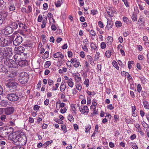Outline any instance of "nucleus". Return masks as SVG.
Listing matches in <instances>:
<instances>
[{
  "mask_svg": "<svg viewBox=\"0 0 149 149\" xmlns=\"http://www.w3.org/2000/svg\"><path fill=\"white\" fill-rule=\"evenodd\" d=\"M91 128V127L90 125H87L86 127L85 128V131L86 132H87Z\"/></svg>",
  "mask_w": 149,
  "mask_h": 149,
  "instance_id": "nucleus-53",
  "label": "nucleus"
},
{
  "mask_svg": "<svg viewBox=\"0 0 149 149\" xmlns=\"http://www.w3.org/2000/svg\"><path fill=\"white\" fill-rule=\"evenodd\" d=\"M89 80L88 79H86L85 81L84 82V84L86 85V87H88L89 85Z\"/></svg>",
  "mask_w": 149,
  "mask_h": 149,
  "instance_id": "nucleus-41",
  "label": "nucleus"
},
{
  "mask_svg": "<svg viewBox=\"0 0 149 149\" xmlns=\"http://www.w3.org/2000/svg\"><path fill=\"white\" fill-rule=\"evenodd\" d=\"M42 19V17L41 15H39L38 18V21L39 22H41Z\"/></svg>",
  "mask_w": 149,
  "mask_h": 149,
  "instance_id": "nucleus-64",
  "label": "nucleus"
},
{
  "mask_svg": "<svg viewBox=\"0 0 149 149\" xmlns=\"http://www.w3.org/2000/svg\"><path fill=\"white\" fill-rule=\"evenodd\" d=\"M91 47L93 50L97 51V50L96 46L95 44L93 43H91Z\"/></svg>",
  "mask_w": 149,
  "mask_h": 149,
  "instance_id": "nucleus-32",
  "label": "nucleus"
},
{
  "mask_svg": "<svg viewBox=\"0 0 149 149\" xmlns=\"http://www.w3.org/2000/svg\"><path fill=\"white\" fill-rule=\"evenodd\" d=\"M122 1L124 2L125 4L127 7H129V6L127 0H122Z\"/></svg>",
  "mask_w": 149,
  "mask_h": 149,
  "instance_id": "nucleus-61",
  "label": "nucleus"
},
{
  "mask_svg": "<svg viewBox=\"0 0 149 149\" xmlns=\"http://www.w3.org/2000/svg\"><path fill=\"white\" fill-rule=\"evenodd\" d=\"M18 143L19 145L21 146L25 145L27 141V139L25 135L24 134V132H21V134L19 135Z\"/></svg>",
  "mask_w": 149,
  "mask_h": 149,
  "instance_id": "nucleus-5",
  "label": "nucleus"
},
{
  "mask_svg": "<svg viewBox=\"0 0 149 149\" xmlns=\"http://www.w3.org/2000/svg\"><path fill=\"white\" fill-rule=\"evenodd\" d=\"M111 52L110 50L107 51L105 54L106 56L108 58H110L111 56Z\"/></svg>",
  "mask_w": 149,
  "mask_h": 149,
  "instance_id": "nucleus-37",
  "label": "nucleus"
},
{
  "mask_svg": "<svg viewBox=\"0 0 149 149\" xmlns=\"http://www.w3.org/2000/svg\"><path fill=\"white\" fill-rule=\"evenodd\" d=\"M106 44L104 42H101L100 44V47L101 49H104L106 47Z\"/></svg>",
  "mask_w": 149,
  "mask_h": 149,
  "instance_id": "nucleus-49",
  "label": "nucleus"
},
{
  "mask_svg": "<svg viewBox=\"0 0 149 149\" xmlns=\"http://www.w3.org/2000/svg\"><path fill=\"white\" fill-rule=\"evenodd\" d=\"M80 76V74L78 73L75 74L74 75V79L75 81L79 82L81 80V78L79 77Z\"/></svg>",
  "mask_w": 149,
  "mask_h": 149,
  "instance_id": "nucleus-21",
  "label": "nucleus"
},
{
  "mask_svg": "<svg viewBox=\"0 0 149 149\" xmlns=\"http://www.w3.org/2000/svg\"><path fill=\"white\" fill-rule=\"evenodd\" d=\"M143 104L145 108L146 109H149V104L148 102L145 100H143Z\"/></svg>",
  "mask_w": 149,
  "mask_h": 149,
  "instance_id": "nucleus-26",
  "label": "nucleus"
},
{
  "mask_svg": "<svg viewBox=\"0 0 149 149\" xmlns=\"http://www.w3.org/2000/svg\"><path fill=\"white\" fill-rule=\"evenodd\" d=\"M66 83L68 84V86L71 88H72L74 85V82L72 81V79L70 78L68 81H66Z\"/></svg>",
  "mask_w": 149,
  "mask_h": 149,
  "instance_id": "nucleus-19",
  "label": "nucleus"
},
{
  "mask_svg": "<svg viewBox=\"0 0 149 149\" xmlns=\"http://www.w3.org/2000/svg\"><path fill=\"white\" fill-rule=\"evenodd\" d=\"M47 19L46 18L45 19H44L42 21V24L41 25V27L42 28H44L45 27L47 23Z\"/></svg>",
  "mask_w": 149,
  "mask_h": 149,
  "instance_id": "nucleus-28",
  "label": "nucleus"
},
{
  "mask_svg": "<svg viewBox=\"0 0 149 149\" xmlns=\"http://www.w3.org/2000/svg\"><path fill=\"white\" fill-rule=\"evenodd\" d=\"M113 4L114 5H118L119 2V0H112Z\"/></svg>",
  "mask_w": 149,
  "mask_h": 149,
  "instance_id": "nucleus-56",
  "label": "nucleus"
},
{
  "mask_svg": "<svg viewBox=\"0 0 149 149\" xmlns=\"http://www.w3.org/2000/svg\"><path fill=\"white\" fill-rule=\"evenodd\" d=\"M112 64L113 66L115 67L117 70H119V68L118 65L117 63L115 61H113Z\"/></svg>",
  "mask_w": 149,
  "mask_h": 149,
  "instance_id": "nucleus-34",
  "label": "nucleus"
},
{
  "mask_svg": "<svg viewBox=\"0 0 149 149\" xmlns=\"http://www.w3.org/2000/svg\"><path fill=\"white\" fill-rule=\"evenodd\" d=\"M44 57V59L47 58H48L49 56V52L48 51H46L43 54Z\"/></svg>",
  "mask_w": 149,
  "mask_h": 149,
  "instance_id": "nucleus-50",
  "label": "nucleus"
},
{
  "mask_svg": "<svg viewBox=\"0 0 149 149\" xmlns=\"http://www.w3.org/2000/svg\"><path fill=\"white\" fill-rule=\"evenodd\" d=\"M13 29L11 27L8 26L6 27L4 30V33L5 35L9 34L13 32Z\"/></svg>",
  "mask_w": 149,
  "mask_h": 149,
  "instance_id": "nucleus-11",
  "label": "nucleus"
},
{
  "mask_svg": "<svg viewBox=\"0 0 149 149\" xmlns=\"http://www.w3.org/2000/svg\"><path fill=\"white\" fill-rule=\"evenodd\" d=\"M142 90V87L141 86L140 84H138L137 85V90L138 92L140 93L141 90Z\"/></svg>",
  "mask_w": 149,
  "mask_h": 149,
  "instance_id": "nucleus-47",
  "label": "nucleus"
},
{
  "mask_svg": "<svg viewBox=\"0 0 149 149\" xmlns=\"http://www.w3.org/2000/svg\"><path fill=\"white\" fill-rule=\"evenodd\" d=\"M113 25V24L112 22L111 21H108L107 22V27L109 29H111Z\"/></svg>",
  "mask_w": 149,
  "mask_h": 149,
  "instance_id": "nucleus-33",
  "label": "nucleus"
},
{
  "mask_svg": "<svg viewBox=\"0 0 149 149\" xmlns=\"http://www.w3.org/2000/svg\"><path fill=\"white\" fill-rule=\"evenodd\" d=\"M100 53L98 52H96V53L95 55V57L94 58V60L95 61L98 60L99 58Z\"/></svg>",
  "mask_w": 149,
  "mask_h": 149,
  "instance_id": "nucleus-48",
  "label": "nucleus"
},
{
  "mask_svg": "<svg viewBox=\"0 0 149 149\" xmlns=\"http://www.w3.org/2000/svg\"><path fill=\"white\" fill-rule=\"evenodd\" d=\"M14 36H13L6 38L7 46L10 45L12 42Z\"/></svg>",
  "mask_w": 149,
  "mask_h": 149,
  "instance_id": "nucleus-17",
  "label": "nucleus"
},
{
  "mask_svg": "<svg viewBox=\"0 0 149 149\" xmlns=\"http://www.w3.org/2000/svg\"><path fill=\"white\" fill-rule=\"evenodd\" d=\"M49 23L50 24H52L53 23L55 22V20L54 19L52 18L51 17H50V18H49Z\"/></svg>",
  "mask_w": 149,
  "mask_h": 149,
  "instance_id": "nucleus-55",
  "label": "nucleus"
},
{
  "mask_svg": "<svg viewBox=\"0 0 149 149\" xmlns=\"http://www.w3.org/2000/svg\"><path fill=\"white\" fill-rule=\"evenodd\" d=\"M10 119L12 120V121H15L18 118V116L16 115H12L10 116Z\"/></svg>",
  "mask_w": 149,
  "mask_h": 149,
  "instance_id": "nucleus-35",
  "label": "nucleus"
},
{
  "mask_svg": "<svg viewBox=\"0 0 149 149\" xmlns=\"http://www.w3.org/2000/svg\"><path fill=\"white\" fill-rule=\"evenodd\" d=\"M40 107V106L36 105L34 106L33 109L35 110L38 111L39 110Z\"/></svg>",
  "mask_w": 149,
  "mask_h": 149,
  "instance_id": "nucleus-59",
  "label": "nucleus"
},
{
  "mask_svg": "<svg viewBox=\"0 0 149 149\" xmlns=\"http://www.w3.org/2000/svg\"><path fill=\"white\" fill-rule=\"evenodd\" d=\"M90 33L91 35L93 36H95L96 35L95 31L93 30H91L90 31Z\"/></svg>",
  "mask_w": 149,
  "mask_h": 149,
  "instance_id": "nucleus-62",
  "label": "nucleus"
},
{
  "mask_svg": "<svg viewBox=\"0 0 149 149\" xmlns=\"http://www.w3.org/2000/svg\"><path fill=\"white\" fill-rule=\"evenodd\" d=\"M18 84L13 80H8L6 83V85L11 93L15 92L17 89Z\"/></svg>",
  "mask_w": 149,
  "mask_h": 149,
  "instance_id": "nucleus-3",
  "label": "nucleus"
},
{
  "mask_svg": "<svg viewBox=\"0 0 149 149\" xmlns=\"http://www.w3.org/2000/svg\"><path fill=\"white\" fill-rule=\"evenodd\" d=\"M15 111V109L13 107H11L6 108L5 113L6 115H9L13 113Z\"/></svg>",
  "mask_w": 149,
  "mask_h": 149,
  "instance_id": "nucleus-10",
  "label": "nucleus"
},
{
  "mask_svg": "<svg viewBox=\"0 0 149 149\" xmlns=\"http://www.w3.org/2000/svg\"><path fill=\"white\" fill-rule=\"evenodd\" d=\"M7 41H6V38L4 39L3 38V40H2V44L1 46H7Z\"/></svg>",
  "mask_w": 149,
  "mask_h": 149,
  "instance_id": "nucleus-46",
  "label": "nucleus"
},
{
  "mask_svg": "<svg viewBox=\"0 0 149 149\" xmlns=\"http://www.w3.org/2000/svg\"><path fill=\"white\" fill-rule=\"evenodd\" d=\"M116 26L117 27H120L122 25V23L121 22L116 21L115 22Z\"/></svg>",
  "mask_w": 149,
  "mask_h": 149,
  "instance_id": "nucleus-38",
  "label": "nucleus"
},
{
  "mask_svg": "<svg viewBox=\"0 0 149 149\" xmlns=\"http://www.w3.org/2000/svg\"><path fill=\"white\" fill-rule=\"evenodd\" d=\"M53 57L55 58L60 57L62 59H63L64 58V55L61 52H59L54 54L53 55Z\"/></svg>",
  "mask_w": 149,
  "mask_h": 149,
  "instance_id": "nucleus-15",
  "label": "nucleus"
},
{
  "mask_svg": "<svg viewBox=\"0 0 149 149\" xmlns=\"http://www.w3.org/2000/svg\"><path fill=\"white\" fill-rule=\"evenodd\" d=\"M12 149H24L23 147L19 146H15L13 147Z\"/></svg>",
  "mask_w": 149,
  "mask_h": 149,
  "instance_id": "nucleus-52",
  "label": "nucleus"
},
{
  "mask_svg": "<svg viewBox=\"0 0 149 149\" xmlns=\"http://www.w3.org/2000/svg\"><path fill=\"white\" fill-rule=\"evenodd\" d=\"M28 10H27L26 13H29L32 11V8L30 6H28Z\"/></svg>",
  "mask_w": 149,
  "mask_h": 149,
  "instance_id": "nucleus-60",
  "label": "nucleus"
},
{
  "mask_svg": "<svg viewBox=\"0 0 149 149\" xmlns=\"http://www.w3.org/2000/svg\"><path fill=\"white\" fill-rule=\"evenodd\" d=\"M62 3V0H59L55 3L56 7H60Z\"/></svg>",
  "mask_w": 149,
  "mask_h": 149,
  "instance_id": "nucleus-30",
  "label": "nucleus"
},
{
  "mask_svg": "<svg viewBox=\"0 0 149 149\" xmlns=\"http://www.w3.org/2000/svg\"><path fill=\"white\" fill-rule=\"evenodd\" d=\"M26 54L25 53H16L14 56V58L16 61H19L22 60H26Z\"/></svg>",
  "mask_w": 149,
  "mask_h": 149,
  "instance_id": "nucleus-6",
  "label": "nucleus"
},
{
  "mask_svg": "<svg viewBox=\"0 0 149 149\" xmlns=\"http://www.w3.org/2000/svg\"><path fill=\"white\" fill-rule=\"evenodd\" d=\"M77 106L79 107V109L80 111L83 114H87L88 113L89 110L87 106H81L80 107L79 106V105L77 104Z\"/></svg>",
  "mask_w": 149,
  "mask_h": 149,
  "instance_id": "nucleus-9",
  "label": "nucleus"
},
{
  "mask_svg": "<svg viewBox=\"0 0 149 149\" xmlns=\"http://www.w3.org/2000/svg\"><path fill=\"white\" fill-rule=\"evenodd\" d=\"M12 59H10L8 58V57L6 59H5L4 61V63L6 65L8 66L9 67L8 68V69L10 68V67L11 64V63L12 62Z\"/></svg>",
  "mask_w": 149,
  "mask_h": 149,
  "instance_id": "nucleus-13",
  "label": "nucleus"
},
{
  "mask_svg": "<svg viewBox=\"0 0 149 149\" xmlns=\"http://www.w3.org/2000/svg\"><path fill=\"white\" fill-rule=\"evenodd\" d=\"M17 61L19 65L22 67L26 66L27 64V61L25 60H22Z\"/></svg>",
  "mask_w": 149,
  "mask_h": 149,
  "instance_id": "nucleus-18",
  "label": "nucleus"
},
{
  "mask_svg": "<svg viewBox=\"0 0 149 149\" xmlns=\"http://www.w3.org/2000/svg\"><path fill=\"white\" fill-rule=\"evenodd\" d=\"M9 9V10L11 11H12L15 10V6L13 4H12L11 3H10Z\"/></svg>",
  "mask_w": 149,
  "mask_h": 149,
  "instance_id": "nucleus-29",
  "label": "nucleus"
},
{
  "mask_svg": "<svg viewBox=\"0 0 149 149\" xmlns=\"http://www.w3.org/2000/svg\"><path fill=\"white\" fill-rule=\"evenodd\" d=\"M24 48L22 46H20L17 47H16L14 49V50L16 52V53L20 54L24 53Z\"/></svg>",
  "mask_w": 149,
  "mask_h": 149,
  "instance_id": "nucleus-12",
  "label": "nucleus"
},
{
  "mask_svg": "<svg viewBox=\"0 0 149 149\" xmlns=\"http://www.w3.org/2000/svg\"><path fill=\"white\" fill-rule=\"evenodd\" d=\"M132 20L134 21H136L137 20V18H136V15L134 13H133L132 16Z\"/></svg>",
  "mask_w": 149,
  "mask_h": 149,
  "instance_id": "nucleus-43",
  "label": "nucleus"
},
{
  "mask_svg": "<svg viewBox=\"0 0 149 149\" xmlns=\"http://www.w3.org/2000/svg\"><path fill=\"white\" fill-rule=\"evenodd\" d=\"M86 58L91 64L93 65L94 63L93 59L91 56L89 55H87Z\"/></svg>",
  "mask_w": 149,
  "mask_h": 149,
  "instance_id": "nucleus-22",
  "label": "nucleus"
},
{
  "mask_svg": "<svg viewBox=\"0 0 149 149\" xmlns=\"http://www.w3.org/2000/svg\"><path fill=\"white\" fill-rule=\"evenodd\" d=\"M19 27V30L22 29H26L27 28V26H25V24L22 23L21 22L18 23Z\"/></svg>",
  "mask_w": 149,
  "mask_h": 149,
  "instance_id": "nucleus-20",
  "label": "nucleus"
},
{
  "mask_svg": "<svg viewBox=\"0 0 149 149\" xmlns=\"http://www.w3.org/2000/svg\"><path fill=\"white\" fill-rule=\"evenodd\" d=\"M18 138H19V135H18L16 137L15 139H14L13 140H12L11 141L12 142L16 145H19V139H17Z\"/></svg>",
  "mask_w": 149,
  "mask_h": 149,
  "instance_id": "nucleus-27",
  "label": "nucleus"
},
{
  "mask_svg": "<svg viewBox=\"0 0 149 149\" xmlns=\"http://www.w3.org/2000/svg\"><path fill=\"white\" fill-rule=\"evenodd\" d=\"M59 84L57 83L55 84V86H53L52 88V91H56L58 89L59 86Z\"/></svg>",
  "mask_w": 149,
  "mask_h": 149,
  "instance_id": "nucleus-36",
  "label": "nucleus"
},
{
  "mask_svg": "<svg viewBox=\"0 0 149 149\" xmlns=\"http://www.w3.org/2000/svg\"><path fill=\"white\" fill-rule=\"evenodd\" d=\"M29 78L28 74L26 72H23L19 74L18 80L21 83L25 84L28 81Z\"/></svg>",
  "mask_w": 149,
  "mask_h": 149,
  "instance_id": "nucleus-4",
  "label": "nucleus"
},
{
  "mask_svg": "<svg viewBox=\"0 0 149 149\" xmlns=\"http://www.w3.org/2000/svg\"><path fill=\"white\" fill-rule=\"evenodd\" d=\"M66 84L65 81H63L61 82L60 86V91L61 92H63L66 88Z\"/></svg>",
  "mask_w": 149,
  "mask_h": 149,
  "instance_id": "nucleus-16",
  "label": "nucleus"
},
{
  "mask_svg": "<svg viewBox=\"0 0 149 149\" xmlns=\"http://www.w3.org/2000/svg\"><path fill=\"white\" fill-rule=\"evenodd\" d=\"M8 104V102L5 100H2L0 102V105L4 107H6Z\"/></svg>",
  "mask_w": 149,
  "mask_h": 149,
  "instance_id": "nucleus-31",
  "label": "nucleus"
},
{
  "mask_svg": "<svg viewBox=\"0 0 149 149\" xmlns=\"http://www.w3.org/2000/svg\"><path fill=\"white\" fill-rule=\"evenodd\" d=\"M51 62L49 61H48L45 62V67L46 68H48L51 65Z\"/></svg>",
  "mask_w": 149,
  "mask_h": 149,
  "instance_id": "nucleus-40",
  "label": "nucleus"
},
{
  "mask_svg": "<svg viewBox=\"0 0 149 149\" xmlns=\"http://www.w3.org/2000/svg\"><path fill=\"white\" fill-rule=\"evenodd\" d=\"M107 108L108 109H109L111 110L114 108V107L111 104L108 105L107 106Z\"/></svg>",
  "mask_w": 149,
  "mask_h": 149,
  "instance_id": "nucleus-63",
  "label": "nucleus"
},
{
  "mask_svg": "<svg viewBox=\"0 0 149 149\" xmlns=\"http://www.w3.org/2000/svg\"><path fill=\"white\" fill-rule=\"evenodd\" d=\"M18 22H12L11 25L13 29H16L18 27Z\"/></svg>",
  "mask_w": 149,
  "mask_h": 149,
  "instance_id": "nucleus-23",
  "label": "nucleus"
},
{
  "mask_svg": "<svg viewBox=\"0 0 149 149\" xmlns=\"http://www.w3.org/2000/svg\"><path fill=\"white\" fill-rule=\"evenodd\" d=\"M21 92H16L15 93H11L7 95L6 98L10 101L15 102L20 99L21 97H23L21 95Z\"/></svg>",
  "mask_w": 149,
  "mask_h": 149,
  "instance_id": "nucleus-2",
  "label": "nucleus"
},
{
  "mask_svg": "<svg viewBox=\"0 0 149 149\" xmlns=\"http://www.w3.org/2000/svg\"><path fill=\"white\" fill-rule=\"evenodd\" d=\"M9 128L8 129L5 127H0V137H6L9 134L10 132L8 131Z\"/></svg>",
  "mask_w": 149,
  "mask_h": 149,
  "instance_id": "nucleus-7",
  "label": "nucleus"
},
{
  "mask_svg": "<svg viewBox=\"0 0 149 149\" xmlns=\"http://www.w3.org/2000/svg\"><path fill=\"white\" fill-rule=\"evenodd\" d=\"M13 54L12 49L11 48L8 47H2L0 48V62L3 60L4 61L8 56H10Z\"/></svg>",
  "mask_w": 149,
  "mask_h": 149,
  "instance_id": "nucleus-1",
  "label": "nucleus"
},
{
  "mask_svg": "<svg viewBox=\"0 0 149 149\" xmlns=\"http://www.w3.org/2000/svg\"><path fill=\"white\" fill-rule=\"evenodd\" d=\"M76 88L79 91H81L82 88L81 85L78 84L77 85Z\"/></svg>",
  "mask_w": 149,
  "mask_h": 149,
  "instance_id": "nucleus-57",
  "label": "nucleus"
},
{
  "mask_svg": "<svg viewBox=\"0 0 149 149\" xmlns=\"http://www.w3.org/2000/svg\"><path fill=\"white\" fill-rule=\"evenodd\" d=\"M61 129L62 130H63L64 133H65L67 132V130H66V127L65 125L62 126Z\"/></svg>",
  "mask_w": 149,
  "mask_h": 149,
  "instance_id": "nucleus-58",
  "label": "nucleus"
},
{
  "mask_svg": "<svg viewBox=\"0 0 149 149\" xmlns=\"http://www.w3.org/2000/svg\"><path fill=\"white\" fill-rule=\"evenodd\" d=\"M52 142V140L49 141H47L46 143H44L43 145V146L44 148H46L49 144H50Z\"/></svg>",
  "mask_w": 149,
  "mask_h": 149,
  "instance_id": "nucleus-39",
  "label": "nucleus"
},
{
  "mask_svg": "<svg viewBox=\"0 0 149 149\" xmlns=\"http://www.w3.org/2000/svg\"><path fill=\"white\" fill-rule=\"evenodd\" d=\"M10 68H17L18 67V65L17 63L14 61L12 60V61L11 63Z\"/></svg>",
  "mask_w": 149,
  "mask_h": 149,
  "instance_id": "nucleus-24",
  "label": "nucleus"
},
{
  "mask_svg": "<svg viewBox=\"0 0 149 149\" xmlns=\"http://www.w3.org/2000/svg\"><path fill=\"white\" fill-rule=\"evenodd\" d=\"M18 135H17L15 134H12L9 135L8 136V139L11 141L13 140V139H15V138Z\"/></svg>",
  "mask_w": 149,
  "mask_h": 149,
  "instance_id": "nucleus-25",
  "label": "nucleus"
},
{
  "mask_svg": "<svg viewBox=\"0 0 149 149\" xmlns=\"http://www.w3.org/2000/svg\"><path fill=\"white\" fill-rule=\"evenodd\" d=\"M125 121L127 124L131 123L133 124L134 123V121L132 119H131L130 120H127V119H126Z\"/></svg>",
  "mask_w": 149,
  "mask_h": 149,
  "instance_id": "nucleus-54",
  "label": "nucleus"
},
{
  "mask_svg": "<svg viewBox=\"0 0 149 149\" xmlns=\"http://www.w3.org/2000/svg\"><path fill=\"white\" fill-rule=\"evenodd\" d=\"M68 119L71 122H73L74 121V119L72 115H69L68 116Z\"/></svg>",
  "mask_w": 149,
  "mask_h": 149,
  "instance_id": "nucleus-42",
  "label": "nucleus"
},
{
  "mask_svg": "<svg viewBox=\"0 0 149 149\" xmlns=\"http://www.w3.org/2000/svg\"><path fill=\"white\" fill-rule=\"evenodd\" d=\"M135 127L137 129V132H138L141 130L140 127V125L138 123H137L136 124Z\"/></svg>",
  "mask_w": 149,
  "mask_h": 149,
  "instance_id": "nucleus-51",
  "label": "nucleus"
},
{
  "mask_svg": "<svg viewBox=\"0 0 149 149\" xmlns=\"http://www.w3.org/2000/svg\"><path fill=\"white\" fill-rule=\"evenodd\" d=\"M22 36H17L13 41V44L15 46L18 45L22 43Z\"/></svg>",
  "mask_w": 149,
  "mask_h": 149,
  "instance_id": "nucleus-8",
  "label": "nucleus"
},
{
  "mask_svg": "<svg viewBox=\"0 0 149 149\" xmlns=\"http://www.w3.org/2000/svg\"><path fill=\"white\" fill-rule=\"evenodd\" d=\"M48 84L49 86H52L54 84V81L53 80L49 78L48 79Z\"/></svg>",
  "mask_w": 149,
  "mask_h": 149,
  "instance_id": "nucleus-45",
  "label": "nucleus"
},
{
  "mask_svg": "<svg viewBox=\"0 0 149 149\" xmlns=\"http://www.w3.org/2000/svg\"><path fill=\"white\" fill-rule=\"evenodd\" d=\"M4 1L3 0H0V10H2L4 7Z\"/></svg>",
  "mask_w": 149,
  "mask_h": 149,
  "instance_id": "nucleus-44",
  "label": "nucleus"
},
{
  "mask_svg": "<svg viewBox=\"0 0 149 149\" xmlns=\"http://www.w3.org/2000/svg\"><path fill=\"white\" fill-rule=\"evenodd\" d=\"M9 71V69L8 68H7L6 66L0 64V72H4L5 73L8 72Z\"/></svg>",
  "mask_w": 149,
  "mask_h": 149,
  "instance_id": "nucleus-14",
  "label": "nucleus"
}]
</instances>
